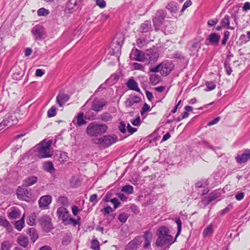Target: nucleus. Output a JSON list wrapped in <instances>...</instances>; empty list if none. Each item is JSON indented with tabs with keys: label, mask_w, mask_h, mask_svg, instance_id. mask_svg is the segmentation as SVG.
Masks as SVG:
<instances>
[{
	"label": "nucleus",
	"mask_w": 250,
	"mask_h": 250,
	"mask_svg": "<svg viewBox=\"0 0 250 250\" xmlns=\"http://www.w3.org/2000/svg\"><path fill=\"white\" fill-rule=\"evenodd\" d=\"M175 222L177 225L178 230L175 239L173 240L171 235H169V229L165 226L160 227L158 229V238L156 242L157 246L168 248L176 240V238L180 234L182 230V222L179 218L175 219Z\"/></svg>",
	"instance_id": "nucleus-1"
},
{
	"label": "nucleus",
	"mask_w": 250,
	"mask_h": 250,
	"mask_svg": "<svg viewBox=\"0 0 250 250\" xmlns=\"http://www.w3.org/2000/svg\"><path fill=\"white\" fill-rule=\"evenodd\" d=\"M108 129L107 126L105 124H99L96 122L90 123L87 125L85 132L90 137H97L101 136L105 133Z\"/></svg>",
	"instance_id": "nucleus-2"
},
{
	"label": "nucleus",
	"mask_w": 250,
	"mask_h": 250,
	"mask_svg": "<svg viewBox=\"0 0 250 250\" xmlns=\"http://www.w3.org/2000/svg\"><path fill=\"white\" fill-rule=\"evenodd\" d=\"M52 144L51 141H42L37 146L38 157L39 158H44L51 157L52 154L50 151V146Z\"/></svg>",
	"instance_id": "nucleus-3"
},
{
	"label": "nucleus",
	"mask_w": 250,
	"mask_h": 250,
	"mask_svg": "<svg viewBox=\"0 0 250 250\" xmlns=\"http://www.w3.org/2000/svg\"><path fill=\"white\" fill-rule=\"evenodd\" d=\"M117 141V138L115 135H104L101 138H94L92 139V142L99 145L101 147L106 148Z\"/></svg>",
	"instance_id": "nucleus-4"
},
{
	"label": "nucleus",
	"mask_w": 250,
	"mask_h": 250,
	"mask_svg": "<svg viewBox=\"0 0 250 250\" xmlns=\"http://www.w3.org/2000/svg\"><path fill=\"white\" fill-rule=\"evenodd\" d=\"M166 16V14L163 10H159L156 12L152 19L153 25L156 31L159 30V27L162 25Z\"/></svg>",
	"instance_id": "nucleus-5"
},
{
	"label": "nucleus",
	"mask_w": 250,
	"mask_h": 250,
	"mask_svg": "<svg viewBox=\"0 0 250 250\" xmlns=\"http://www.w3.org/2000/svg\"><path fill=\"white\" fill-rule=\"evenodd\" d=\"M40 224L42 229L47 232L53 229L51 218L47 215H44L39 219Z\"/></svg>",
	"instance_id": "nucleus-6"
},
{
	"label": "nucleus",
	"mask_w": 250,
	"mask_h": 250,
	"mask_svg": "<svg viewBox=\"0 0 250 250\" xmlns=\"http://www.w3.org/2000/svg\"><path fill=\"white\" fill-rule=\"evenodd\" d=\"M158 58V53L154 49H150L146 51L145 61H148V64L154 63L157 61Z\"/></svg>",
	"instance_id": "nucleus-7"
},
{
	"label": "nucleus",
	"mask_w": 250,
	"mask_h": 250,
	"mask_svg": "<svg viewBox=\"0 0 250 250\" xmlns=\"http://www.w3.org/2000/svg\"><path fill=\"white\" fill-rule=\"evenodd\" d=\"M31 31L36 40H40L45 37V29L41 25H36L33 28Z\"/></svg>",
	"instance_id": "nucleus-8"
},
{
	"label": "nucleus",
	"mask_w": 250,
	"mask_h": 250,
	"mask_svg": "<svg viewBox=\"0 0 250 250\" xmlns=\"http://www.w3.org/2000/svg\"><path fill=\"white\" fill-rule=\"evenodd\" d=\"M130 57L134 61L143 62L145 61L146 52L143 53L137 49H132Z\"/></svg>",
	"instance_id": "nucleus-9"
},
{
	"label": "nucleus",
	"mask_w": 250,
	"mask_h": 250,
	"mask_svg": "<svg viewBox=\"0 0 250 250\" xmlns=\"http://www.w3.org/2000/svg\"><path fill=\"white\" fill-rule=\"evenodd\" d=\"M18 120L15 115H12L8 118H5L0 123V130L3 129L4 127H10L17 123Z\"/></svg>",
	"instance_id": "nucleus-10"
},
{
	"label": "nucleus",
	"mask_w": 250,
	"mask_h": 250,
	"mask_svg": "<svg viewBox=\"0 0 250 250\" xmlns=\"http://www.w3.org/2000/svg\"><path fill=\"white\" fill-rule=\"evenodd\" d=\"M17 194L18 199L24 201H27L30 199L31 196L30 192L27 189L21 187L18 188Z\"/></svg>",
	"instance_id": "nucleus-11"
},
{
	"label": "nucleus",
	"mask_w": 250,
	"mask_h": 250,
	"mask_svg": "<svg viewBox=\"0 0 250 250\" xmlns=\"http://www.w3.org/2000/svg\"><path fill=\"white\" fill-rule=\"evenodd\" d=\"M107 104V102L105 101L94 99L92 102L91 109L98 112L100 111L103 109V107Z\"/></svg>",
	"instance_id": "nucleus-12"
},
{
	"label": "nucleus",
	"mask_w": 250,
	"mask_h": 250,
	"mask_svg": "<svg viewBox=\"0 0 250 250\" xmlns=\"http://www.w3.org/2000/svg\"><path fill=\"white\" fill-rule=\"evenodd\" d=\"M141 237H136L131 241L125 247V250H136L138 246L142 243Z\"/></svg>",
	"instance_id": "nucleus-13"
},
{
	"label": "nucleus",
	"mask_w": 250,
	"mask_h": 250,
	"mask_svg": "<svg viewBox=\"0 0 250 250\" xmlns=\"http://www.w3.org/2000/svg\"><path fill=\"white\" fill-rule=\"evenodd\" d=\"M160 67L162 75L167 76L172 70L173 64L171 62L165 61L160 63Z\"/></svg>",
	"instance_id": "nucleus-14"
},
{
	"label": "nucleus",
	"mask_w": 250,
	"mask_h": 250,
	"mask_svg": "<svg viewBox=\"0 0 250 250\" xmlns=\"http://www.w3.org/2000/svg\"><path fill=\"white\" fill-rule=\"evenodd\" d=\"M57 215L60 219L62 220L64 224L67 218L69 217V213L66 208L61 207L58 208L57 211Z\"/></svg>",
	"instance_id": "nucleus-15"
},
{
	"label": "nucleus",
	"mask_w": 250,
	"mask_h": 250,
	"mask_svg": "<svg viewBox=\"0 0 250 250\" xmlns=\"http://www.w3.org/2000/svg\"><path fill=\"white\" fill-rule=\"evenodd\" d=\"M52 202V198L50 195H44L40 198L38 202L40 208L46 209Z\"/></svg>",
	"instance_id": "nucleus-16"
},
{
	"label": "nucleus",
	"mask_w": 250,
	"mask_h": 250,
	"mask_svg": "<svg viewBox=\"0 0 250 250\" xmlns=\"http://www.w3.org/2000/svg\"><path fill=\"white\" fill-rule=\"evenodd\" d=\"M250 159V150L246 149L241 155H238L236 157V161L239 164L246 163Z\"/></svg>",
	"instance_id": "nucleus-17"
},
{
	"label": "nucleus",
	"mask_w": 250,
	"mask_h": 250,
	"mask_svg": "<svg viewBox=\"0 0 250 250\" xmlns=\"http://www.w3.org/2000/svg\"><path fill=\"white\" fill-rule=\"evenodd\" d=\"M69 99V96L68 94L60 92L56 97V102L60 107H62Z\"/></svg>",
	"instance_id": "nucleus-18"
},
{
	"label": "nucleus",
	"mask_w": 250,
	"mask_h": 250,
	"mask_svg": "<svg viewBox=\"0 0 250 250\" xmlns=\"http://www.w3.org/2000/svg\"><path fill=\"white\" fill-rule=\"evenodd\" d=\"M73 123L77 126H81L85 125L86 121L84 117V113L83 112L79 113L77 116L73 120Z\"/></svg>",
	"instance_id": "nucleus-19"
},
{
	"label": "nucleus",
	"mask_w": 250,
	"mask_h": 250,
	"mask_svg": "<svg viewBox=\"0 0 250 250\" xmlns=\"http://www.w3.org/2000/svg\"><path fill=\"white\" fill-rule=\"evenodd\" d=\"M220 39V36L217 33H211L208 36L207 40L208 41L209 43H207V45H212L217 46L218 45Z\"/></svg>",
	"instance_id": "nucleus-20"
},
{
	"label": "nucleus",
	"mask_w": 250,
	"mask_h": 250,
	"mask_svg": "<svg viewBox=\"0 0 250 250\" xmlns=\"http://www.w3.org/2000/svg\"><path fill=\"white\" fill-rule=\"evenodd\" d=\"M127 87L130 90L141 92L137 83L133 79H130L126 83Z\"/></svg>",
	"instance_id": "nucleus-21"
},
{
	"label": "nucleus",
	"mask_w": 250,
	"mask_h": 250,
	"mask_svg": "<svg viewBox=\"0 0 250 250\" xmlns=\"http://www.w3.org/2000/svg\"><path fill=\"white\" fill-rule=\"evenodd\" d=\"M140 31L142 33H146L152 30V25L150 21H146L142 23L140 28Z\"/></svg>",
	"instance_id": "nucleus-22"
},
{
	"label": "nucleus",
	"mask_w": 250,
	"mask_h": 250,
	"mask_svg": "<svg viewBox=\"0 0 250 250\" xmlns=\"http://www.w3.org/2000/svg\"><path fill=\"white\" fill-rule=\"evenodd\" d=\"M140 98L137 96H134L127 99L125 102V105L126 107H131L133 104L140 102Z\"/></svg>",
	"instance_id": "nucleus-23"
},
{
	"label": "nucleus",
	"mask_w": 250,
	"mask_h": 250,
	"mask_svg": "<svg viewBox=\"0 0 250 250\" xmlns=\"http://www.w3.org/2000/svg\"><path fill=\"white\" fill-rule=\"evenodd\" d=\"M123 42L116 41L112 42L110 47L113 50L114 54L117 53L121 51Z\"/></svg>",
	"instance_id": "nucleus-24"
},
{
	"label": "nucleus",
	"mask_w": 250,
	"mask_h": 250,
	"mask_svg": "<svg viewBox=\"0 0 250 250\" xmlns=\"http://www.w3.org/2000/svg\"><path fill=\"white\" fill-rule=\"evenodd\" d=\"M38 181V177L36 176H30L27 178L24 181V185L26 187L31 186L35 183H36Z\"/></svg>",
	"instance_id": "nucleus-25"
},
{
	"label": "nucleus",
	"mask_w": 250,
	"mask_h": 250,
	"mask_svg": "<svg viewBox=\"0 0 250 250\" xmlns=\"http://www.w3.org/2000/svg\"><path fill=\"white\" fill-rule=\"evenodd\" d=\"M213 226L212 224H210L205 228L203 232V236L207 237L210 236L213 232Z\"/></svg>",
	"instance_id": "nucleus-26"
},
{
	"label": "nucleus",
	"mask_w": 250,
	"mask_h": 250,
	"mask_svg": "<svg viewBox=\"0 0 250 250\" xmlns=\"http://www.w3.org/2000/svg\"><path fill=\"white\" fill-rule=\"evenodd\" d=\"M0 226L5 227L10 231L12 230V226L8 220L2 216H0Z\"/></svg>",
	"instance_id": "nucleus-27"
},
{
	"label": "nucleus",
	"mask_w": 250,
	"mask_h": 250,
	"mask_svg": "<svg viewBox=\"0 0 250 250\" xmlns=\"http://www.w3.org/2000/svg\"><path fill=\"white\" fill-rule=\"evenodd\" d=\"M18 243L23 248H27L28 246V238L27 237L20 236L18 238Z\"/></svg>",
	"instance_id": "nucleus-28"
},
{
	"label": "nucleus",
	"mask_w": 250,
	"mask_h": 250,
	"mask_svg": "<svg viewBox=\"0 0 250 250\" xmlns=\"http://www.w3.org/2000/svg\"><path fill=\"white\" fill-rule=\"evenodd\" d=\"M28 233L30 237V239L33 242V243H34L39 237L38 234L37 232V230L34 228H30L28 229Z\"/></svg>",
	"instance_id": "nucleus-29"
},
{
	"label": "nucleus",
	"mask_w": 250,
	"mask_h": 250,
	"mask_svg": "<svg viewBox=\"0 0 250 250\" xmlns=\"http://www.w3.org/2000/svg\"><path fill=\"white\" fill-rule=\"evenodd\" d=\"M221 25L223 27H226L227 29L233 30V27L229 26V18L228 15L225 16L224 18L221 21Z\"/></svg>",
	"instance_id": "nucleus-30"
},
{
	"label": "nucleus",
	"mask_w": 250,
	"mask_h": 250,
	"mask_svg": "<svg viewBox=\"0 0 250 250\" xmlns=\"http://www.w3.org/2000/svg\"><path fill=\"white\" fill-rule=\"evenodd\" d=\"M43 168L45 171L50 173H53L55 170L53 164L51 162L44 163L43 164Z\"/></svg>",
	"instance_id": "nucleus-31"
},
{
	"label": "nucleus",
	"mask_w": 250,
	"mask_h": 250,
	"mask_svg": "<svg viewBox=\"0 0 250 250\" xmlns=\"http://www.w3.org/2000/svg\"><path fill=\"white\" fill-rule=\"evenodd\" d=\"M21 213L19 210L13 208V210L8 213V216L10 219H16L20 216Z\"/></svg>",
	"instance_id": "nucleus-32"
},
{
	"label": "nucleus",
	"mask_w": 250,
	"mask_h": 250,
	"mask_svg": "<svg viewBox=\"0 0 250 250\" xmlns=\"http://www.w3.org/2000/svg\"><path fill=\"white\" fill-rule=\"evenodd\" d=\"M24 215L22 216L21 218L17 221L15 224V228L17 229L18 230H21L24 227Z\"/></svg>",
	"instance_id": "nucleus-33"
},
{
	"label": "nucleus",
	"mask_w": 250,
	"mask_h": 250,
	"mask_svg": "<svg viewBox=\"0 0 250 250\" xmlns=\"http://www.w3.org/2000/svg\"><path fill=\"white\" fill-rule=\"evenodd\" d=\"M37 215L35 213H31L27 218V223L30 226L35 225Z\"/></svg>",
	"instance_id": "nucleus-34"
},
{
	"label": "nucleus",
	"mask_w": 250,
	"mask_h": 250,
	"mask_svg": "<svg viewBox=\"0 0 250 250\" xmlns=\"http://www.w3.org/2000/svg\"><path fill=\"white\" fill-rule=\"evenodd\" d=\"M166 8L171 12L175 13L178 10L177 4L173 1L168 3Z\"/></svg>",
	"instance_id": "nucleus-35"
},
{
	"label": "nucleus",
	"mask_w": 250,
	"mask_h": 250,
	"mask_svg": "<svg viewBox=\"0 0 250 250\" xmlns=\"http://www.w3.org/2000/svg\"><path fill=\"white\" fill-rule=\"evenodd\" d=\"M121 191L127 194H131L133 193L134 188L131 185H125L122 188Z\"/></svg>",
	"instance_id": "nucleus-36"
},
{
	"label": "nucleus",
	"mask_w": 250,
	"mask_h": 250,
	"mask_svg": "<svg viewBox=\"0 0 250 250\" xmlns=\"http://www.w3.org/2000/svg\"><path fill=\"white\" fill-rule=\"evenodd\" d=\"M100 119L102 121L106 122L111 121L112 119V116L110 113L105 112L101 115Z\"/></svg>",
	"instance_id": "nucleus-37"
},
{
	"label": "nucleus",
	"mask_w": 250,
	"mask_h": 250,
	"mask_svg": "<svg viewBox=\"0 0 250 250\" xmlns=\"http://www.w3.org/2000/svg\"><path fill=\"white\" fill-rule=\"evenodd\" d=\"M83 0H69L68 4V7L71 9H73L79 5Z\"/></svg>",
	"instance_id": "nucleus-38"
},
{
	"label": "nucleus",
	"mask_w": 250,
	"mask_h": 250,
	"mask_svg": "<svg viewBox=\"0 0 250 250\" xmlns=\"http://www.w3.org/2000/svg\"><path fill=\"white\" fill-rule=\"evenodd\" d=\"M71 241V235L69 233H66L63 236L62 243L63 245H67Z\"/></svg>",
	"instance_id": "nucleus-39"
},
{
	"label": "nucleus",
	"mask_w": 250,
	"mask_h": 250,
	"mask_svg": "<svg viewBox=\"0 0 250 250\" xmlns=\"http://www.w3.org/2000/svg\"><path fill=\"white\" fill-rule=\"evenodd\" d=\"M206 85L207 88L205 89V90L207 91L213 90L215 88L216 86L215 83L212 81L206 82Z\"/></svg>",
	"instance_id": "nucleus-40"
},
{
	"label": "nucleus",
	"mask_w": 250,
	"mask_h": 250,
	"mask_svg": "<svg viewBox=\"0 0 250 250\" xmlns=\"http://www.w3.org/2000/svg\"><path fill=\"white\" fill-rule=\"evenodd\" d=\"M160 79V77L158 75H156V74H153V75H150L149 80H150V83L152 84L155 85L159 82Z\"/></svg>",
	"instance_id": "nucleus-41"
},
{
	"label": "nucleus",
	"mask_w": 250,
	"mask_h": 250,
	"mask_svg": "<svg viewBox=\"0 0 250 250\" xmlns=\"http://www.w3.org/2000/svg\"><path fill=\"white\" fill-rule=\"evenodd\" d=\"M198 46L199 43L198 42H195L192 43L190 47L189 48V50L191 51V53L190 54L192 55V54H196L198 51Z\"/></svg>",
	"instance_id": "nucleus-42"
},
{
	"label": "nucleus",
	"mask_w": 250,
	"mask_h": 250,
	"mask_svg": "<svg viewBox=\"0 0 250 250\" xmlns=\"http://www.w3.org/2000/svg\"><path fill=\"white\" fill-rule=\"evenodd\" d=\"M173 58L179 60H184L185 57L183 53L178 51H175L172 55Z\"/></svg>",
	"instance_id": "nucleus-43"
},
{
	"label": "nucleus",
	"mask_w": 250,
	"mask_h": 250,
	"mask_svg": "<svg viewBox=\"0 0 250 250\" xmlns=\"http://www.w3.org/2000/svg\"><path fill=\"white\" fill-rule=\"evenodd\" d=\"M58 202L65 207H67L68 206V199L64 196H60L59 197Z\"/></svg>",
	"instance_id": "nucleus-44"
},
{
	"label": "nucleus",
	"mask_w": 250,
	"mask_h": 250,
	"mask_svg": "<svg viewBox=\"0 0 250 250\" xmlns=\"http://www.w3.org/2000/svg\"><path fill=\"white\" fill-rule=\"evenodd\" d=\"M12 244L10 242L4 241L1 243V250H10Z\"/></svg>",
	"instance_id": "nucleus-45"
},
{
	"label": "nucleus",
	"mask_w": 250,
	"mask_h": 250,
	"mask_svg": "<svg viewBox=\"0 0 250 250\" xmlns=\"http://www.w3.org/2000/svg\"><path fill=\"white\" fill-rule=\"evenodd\" d=\"M208 185L207 180L199 181L196 183L195 187L197 188H205Z\"/></svg>",
	"instance_id": "nucleus-46"
},
{
	"label": "nucleus",
	"mask_w": 250,
	"mask_h": 250,
	"mask_svg": "<svg viewBox=\"0 0 250 250\" xmlns=\"http://www.w3.org/2000/svg\"><path fill=\"white\" fill-rule=\"evenodd\" d=\"M91 248L93 250H99V242L97 239H93L91 242Z\"/></svg>",
	"instance_id": "nucleus-47"
},
{
	"label": "nucleus",
	"mask_w": 250,
	"mask_h": 250,
	"mask_svg": "<svg viewBox=\"0 0 250 250\" xmlns=\"http://www.w3.org/2000/svg\"><path fill=\"white\" fill-rule=\"evenodd\" d=\"M37 13L39 16H45L48 15L49 11L44 8H41L38 10Z\"/></svg>",
	"instance_id": "nucleus-48"
},
{
	"label": "nucleus",
	"mask_w": 250,
	"mask_h": 250,
	"mask_svg": "<svg viewBox=\"0 0 250 250\" xmlns=\"http://www.w3.org/2000/svg\"><path fill=\"white\" fill-rule=\"evenodd\" d=\"M56 115V108L52 106L47 111V116L48 117H53Z\"/></svg>",
	"instance_id": "nucleus-49"
},
{
	"label": "nucleus",
	"mask_w": 250,
	"mask_h": 250,
	"mask_svg": "<svg viewBox=\"0 0 250 250\" xmlns=\"http://www.w3.org/2000/svg\"><path fill=\"white\" fill-rule=\"evenodd\" d=\"M185 111L182 114V119H185L188 117L189 115L188 112L191 111L192 109V107L190 106H186L185 107Z\"/></svg>",
	"instance_id": "nucleus-50"
},
{
	"label": "nucleus",
	"mask_w": 250,
	"mask_h": 250,
	"mask_svg": "<svg viewBox=\"0 0 250 250\" xmlns=\"http://www.w3.org/2000/svg\"><path fill=\"white\" fill-rule=\"evenodd\" d=\"M218 197L214 192H212L208 197L206 205L208 204Z\"/></svg>",
	"instance_id": "nucleus-51"
},
{
	"label": "nucleus",
	"mask_w": 250,
	"mask_h": 250,
	"mask_svg": "<svg viewBox=\"0 0 250 250\" xmlns=\"http://www.w3.org/2000/svg\"><path fill=\"white\" fill-rule=\"evenodd\" d=\"M68 158L67 153L65 152H61L59 157V161L61 163H63L66 161Z\"/></svg>",
	"instance_id": "nucleus-52"
},
{
	"label": "nucleus",
	"mask_w": 250,
	"mask_h": 250,
	"mask_svg": "<svg viewBox=\"0 0 250 250\" xmlns=\"http://www.w3.org/2000/svg\"><path fill=\"white\" fill-rule=\"evenodd\" d=\"M127 218L128 215L126 213H121L118 216L119 220L123 223H125Z\"/></svg>",
	"instance_id": "nucleus-53"
},
{
	"label": "nucleus",
	"mask_w": 250,
	"mask_h": 250,
	"mask_svg": "<svg viewBox=\"0 0 250 250\" xmlns=\"http://www.w3.org/2000/svg\"><path fill=\"white\" fill-rule=\"evenodd\" d=\"M77 223H78L76 219H75L73 218H70L69 217L67 218V221H66L65 222L64 224L65 225H70L71 224H73L74 225H77Z\"/></svg>",
	"instance_id": "nucleus-54"
},
{
	"label": "nucleus",
	"mask_w": 250,
	"mask_h": 250,
	"mask_svg": "<svg viewBox=\"0 0 250 250\" xmlns=\"http://www.w3.org/2000/svg\"><path fill=\"white\" fill-rule=\"evenodd\" d=\"M125 124L124 122L121 121L120 122V125L118 126L119 129L121 132L125 133L126 131Z\"/></svg>",
	"instance_id": "nucleus-55"
},
{
	"label": "nucleus",
	"mask_w": 250,
	"mask_h": 250,
	"mask_svg": "<svg viewBox=\"0 0 250 250\" xmlns=\"http://www.w3.org/2000/svg\"><path fill=\"white\" fill-rule=\"evenodd\" d=\"M149 111H150V106L146 103H145L141 111V114L143 115L145 113Z\"/></svg>",
	"instance_id": "nucleus-56"
},
{
	"label": "nucleus",
	"mask_w": 250,
	"mask_h": 250,
	"mask_svg": "<svg viewBox=\"0 0 250 250\" xmlns=\"http://www.w3.org/2000/svg\"><path fill=\"white\" fill-rule=\"evenodd\" d=\"M132 65L134 67V69L135 70H139L144 71V66L140 63L137 62L133 63Z\"/></svg>",
	"instance_id": "nucleus-57"
},
{
	"label": "nucleus",
	"mask_w": 250,
	"mask_h": 250,
	"mask_svg": "<svg viewBox=\"0 0 250 250\" xmlns=\"http://www.w3.org/2000/svg\"><path fill=\"white\" fill-rule=\"evenodd\" d=\"M131 123L133 125L139 126L141 125L140 117L139 116L136 119L132 120Z\"/></svg>",
	"instance_id": "nucleus-58"
},
{
	"label": "nucleus",
	"mask_w": 250,
	"mask_h": 250,
	"mask_svg": "<svg viewBox=\"0 0 250 250\" xmlns=\"http://www.w3.org/2000/svg\"><path fill=\"white\" fill-rule=\"evenodd\" d=\"M192 4L191 0H187L184 4L183 7L181 9V12H183L188 7Z\"/></svg>",
	"instance_id": "nucleus-59"
},
{
	"label": "nucleus",
	"mask_w": 250,
	"mask_h": 250,
	"mask_svg": "<svg viewBox=\"0 0 250 250\" xmlns=\"http://www.w3.org/2000/svg\"><path fill=\"white\" fill-rule=\"evenodd\" d=\"M96 4L101 8H104L106 6V3L104 0H96Z\"/></svg>",
	"instance_id": "nucleus-60"
},
{
	"label": "nucleus",
	"mask_w": 250,
	"mask_h": 250,
	"mask_svg": "<svg viewBox=\"0 0 250 250\" xmlns=\"http://www.w3.org/2000/svg\"><path fill=\"white\" fill-rule=\"evenodd\" d=\"M127 130L130 134H132L137 131V128L132 127L129 124L127 125Z\"/></svg>",
	"instance_id": "nucleus-61"
},
{
	"label": "nucleus",
	"mask_w": 250,
	"mask_h": 250,
	"mask_svg": "<svg viewBox=\"0 0 250 250\" xmlns=\"http://www.w3.org/2000/svg\"><path fill=\"white\" fill-rule=\"evenodd\" d=\"M144 237L145 239V241H151L152 239V235L151 232L149 231L146 232L144 235Z\"/></svg>",
	"instance_id": "nucleus-62"
},
{
	"label": "nucleus",
	"mask_w": 250,
	"mask_h": 250,
	"mask_svg": "<svg viewBox=\"0 0 250 250\" xmlns=\"http://www.w3.org/2000/svg\"><path fill=\"white\" fill-rule=\"evenodd\" d=\"M110 201L114 205V208H116L118 207L120 203L117 198H113L110 200Z\"/></svg>",
	"instance_id": "nucleus-63"
},
{
	"label": "nucleus",
	"mask_w": 250,
	"mask_h": 250,
	"mask_svg": "<svg viewBox=\"0 0 250 250\" xmlns=\"http://www.w3.org/2000/svg\"><path fill=\"white\" fill-rule=\"evenodd\" d=\"M244 192H239L235 195V198L237 200L240 201L244 198Z\"/></svg>",
	"instance_id": "nucleus-64"
}]
</instances>
